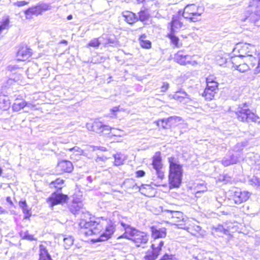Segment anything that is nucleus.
<instances>
[{"label":"nucleus","instance_id":"obj_19","mask_svg":"<svg viewBox=\"0 0 260 260\" xmlns=\"http://www.w3.org/2000/svg\"><path fill=\"white\" fill-rule=\"evenodd\" d=\"M249 64L252 68H254V74L260 73V52L256 51V54L249 57Z\"/></svg>","mask_w":260,"mask_h":260},{"label":"nucleus","instance_id":"obj_47","mask_svg":"<svg viewBox=\"0 0 260 260\" xmlns=\"http://www.w3.org/2000/svg\"><path fill=\"white\" fill-rule=\"evenodd\" d=\"M160 260H178L176 257L172 255L165 254Z\"/></svg>","mask_w":260,"mask_h":260},{"label":"nucleus","instance_id":"obj_21","mask_svg":"<svg viewBox=\"0 0 260 260\" xmlns=\"http://www.w3.org/2000/svg\"><path fill=\"white\" fill-rule=\"evenodd\" d=\"M181 14L173 16L171 22L169 23L170 31H174L176 32L178 29H180L183 26V23L181 21L180 16Z\"/></svg>","mask_w":260,"mask_h":260},{"label":"nucleus","instance_id":"obj_23","mask_svg":"<svg viewBox=\"0 0 260 260\" xmlns=\"http://www.w3.org/2000/svg\"><path fill=\"white\" fill-rule=\"evenodd\" d=\"M58 243L63 242V245L65 249H68L74 243V239L71 236L59 235L56 237Z\"/></svg>","mask_w":260,"mask_h":260},{"label":"nucleus","instance_id":"obj_7","mask_svg":"<svg viewBox=\"0 0 260 260\" xmlns=\"http://www.w3.org/2000/svg\"><path fill=\"white\" fill-rule=\"evenodd\" d=\"M50 9L51 6L49 4L42 3L28 9L25 11V14L26 19H30L32 15L37 16Z\"/></svg>","mask_w":260,"mask_h":260},{"label":"nucleus","instance_id":"obj_53","mask_svg":"<svg viewBox=\"0 0 260 260\" xmlns=\"http://www.w3.org/2000/svg\"><path fill=\"white\" fill-rule=\"evenodd\" d=\"M6 200L8 202L10 203V204H12V202L11 200L10 197H7Z\"/></svg>","mask_w":260,"mask_h":260},{"label":"nucleus","instance_id":"obj_36","mask_svg":"<svg viewBox=\"0 0 260 260\" xmlns=\"http://www.w3.org/2000/svg\"><path fill=\"white\" fill-rule=\"evenodd\" d=\"M146 37L145 35H142L139 38L141 46L144 48L148 49L151 47V43L148 40H145Z\"/></svg>","mask_w":260,"mask_h":260},{"label":"nucleus","instance_id":"obj_51","mask_svg":"<svg viewBox=\"0 0 260 260\" xmlns=\"http://www.w3.org/2000/svg\"><path fill=\"white\" fill-rule=\"evenodd\" d=\"M145 174V173L144 171L139 170L136 172V175L138 177H143Z\"/></svg>","mask_w":260,"mask_h":260},{"label":"nucleus","instance_id":"obj_42","mask_svg":"<svg viewBox=\"0 0 260 260\" xmlns=\"http://www.w3.org/2000/svg\"><path fill=\"white\" fill-rule=\"evenodd\" d=\"M149 18L148 14L144 10H142L139 13V19L141 21H144Z\"/></svg>","mask_w":260,"mask_h":260},{"label":"nucleus","instance_id":"obj_61","mask_svg":"<svg viewBox=\"0 0 260 260\" xmlns=\"http://www.w3.org/2000/svg\"><path fill=\"white\" fill-rule=\"evenodd\" d=\"M222 228V226H219V228H218V229H219V230H221Z\"/></svg>","mask_w":260,"mask_h":260},{"label":"nucleus","instance_id":"obj_22","mask_svg":"<svg viewBox=\"0 0 260 260\" xmlns=\"http://www.w3.org/2000/svg\"><path fill=\"white\" fill-rule=\"evenodd\" d=\"M172 98L183 104H187L190 101V96L183 90H179L172 95Z\"/></svg>","mask_w":260,"mask_h":260},{"label":"nucleus","instance_id":"obj_32","mask_svg":"<svg viewBox=\"0 0 260 260\" xmlns=\"http://www.w3.org/2000/svg\"><path fill=\"white\" fill-rule=\"evenodd\" d=\"M178 118H179L178 117H170L167 119L159 120L156 121V123L158 126L161 127L163 128H167L168 127V123L172 122L173 120Z\"/></svg>","mask_w":260,"mask_h":260},{"label":"nucleus","instance_id":"obj_38","mask_svg":"<svg viewBox=\"0 0 260 260\" xmlns=\"http://www.w3.org/2000/svg\"><path fill=\"white\" fill-rule=\"evenodd\" d=\"M64 182L63 179L58 178L54 181H52L50 184L51 187H54L60 190L62 187V184Z\"/></svg>","mask_w":260,"mask_h":260},{"label":"nucleus","instance_id":"obj_52","mask_svg":"<svg viewBox=\"0 0 260 260\" xmlns=\"http://www.w3.org/2000/svg\"><path fill=\"white\" fill-rule=\"evenodd\" d=\"M119 111V108L118 107H115L113 108L112 109H111V111H112L113 113H115Z\"/></svg>","mask_w":260,"mask_h":260},{"label":"nucleus","instance_id":"obj_55","mask_svg":"<svg viewBox=\"0 0 260 260\" xmlns=\"http://www.w3.org/2000/svg\"><path fill=\"white\" fill-rule=\"evenodd\" d=\"M73 18V16L72 15H70L68 16L67 19L68 20H71Z\"/></svg>","mask_w":260,"mask_h":260},{"label":"nucleus","instance_id":"obj_44","mask_svg":"<svg viewBox=\"0 0 260 260\" xmlns=\"http://www.w3.org/2000/svg\"><path fill=\"white\" fill-rule=\"evenodd\" d=\"M250 184L252 185L256 186H260V179L255 176H253L250 180H249Z\"/></svg>","mask_w":260,"mask_h":260},{"label":"nucleus","instance_id":"obj_8","mask_svg":"<svg viewBox=\"0 0 260 260\" xmlns=\"http://www.w3.org/2000/svg\"><path fill=\"white\" fill-rule=\"evenodd\" d=\"M152 165L153 169L155 170L157 178L160 180H162L164 178V172L162 170L161 157L159 152H156L152 157Z\"/></svg>","mask_w":260,"mask_h":260},{"label":"nucleus","instance_id":"obj_58","mask_svg":"<svg viewBox=\"0 0 260 260\" xmlns=\"http://www.w3.org/2000/svg\"><path fill=\"white\" fill-rule=\"evenodd\" d=\"M241 146V144H237V147H240Z\"/></svg>","mask_w":260,"mask_h":260},{"label":"nucleus","instance_id":"obj_24","mask_svg":"<svg viewBox=\"0 0 260 260\" xmlns=\"http://www.w3.org/2000/svg\"><path fill=\"white\" fill-rule=\"evenodd\" d=\"M239 59L237 57H231L230 61H231L232 63L233 64V67L240 72H244L246 71H248L250 69L249 66L245 63L238 64V63H239Z\"/></svg>","mask_w":260,"mask_h":260},{"label":"nucleus","instance_id":"obj_59","mask_svg":"<svg viewBox=\"0 0 260 260\" xmlns=\"http://www.w3.org/2000/svg\"><path fill=\"white\" fill-rule=\"evenodd\" d=\"M62 43H67V41H65V40H63V41H62Z\"/></svg>","mask_w":260,"mask_h":260},{"label":"nucleus","instance_id":"obj_34","mask_svg":"<svg viewBox=\"0 0 260 260\" xmlns=\"http://www.w3.org/2000/svg\"><path fill=\"white\" fill-rule=\"evenodd\" d=\"M25 106H27V103L24 101L20 102L16 101L12 106L13 111L18 112L23 109Z\"/></svg>","mask_w":260,"mask_h":260},{"label":"nucleus","instance_id":"obj_43","mask_svg":"<svg viewBox=\"0 0 260 260\" xmlns=\"http://www.w3.org/2000/svg\"><path fill=\"white\" fill-rule=\"evenodd\" d=\"M66 150H68L70 151L73 152V153L76 155H81L83 153V150H82L80 148L77 146H75L69 149H67Z\"/></svg>","mask_w":260,"mask_h":260},{"label":"nucleus","instance_id":"obj_35","mask_svg":"<svg viewBox=\"0 0 260 260\" xmlns=\"http://www.w3.org/2000/svg\"><path fill=\"white\" fill-rule=\"evenodd\" d=\"M19 206L22 209L23 213L25 215V218H29L30 216V211L28 208L26 203L25 201H20Z\"/></svg>","mask_w":260,"mask_h":260},{"label":"nucleus","instance_id":"obj_46","mask_svg":"<svg viewBox=\"0 0 260 260\" xmlns=\"http://www.w3.org/2000/svg\"><path fill=\"white\" fill-rule=\"evenodd\" d=\"M197 193H200L201 192H204L205 191H206L207 187L203 183H202V184H198L197 186Z\"/></svg>","mask_w":260,"mask_h":260},{"label":"nucleus","instance_id":"obj_29","mask_svg":"<svg viewBox=\"0 0 260 260\" xmlns=\"http://www.w3.org/2000/svg\"><path fill=\"white\" fill-rule=\"evenodd\" d=\"M206 88L212 89L213 90L217 91L218 83L215 80V78L213 76H210L206 78Z\"/></svg>","mask_w":260,"mask_h":260},{"label":"nucleus","instance_id":"obj_17","mask_svg":"<svg viewBox=\"0 0 260 260\" xmlns=\"http://www.w3.org/2000/svg\"><path fill=\"white\" fill-rule=\"evenodd\" d=\"M250 196L251 193L248 191L237 190L234 192L233 200L235 204L239 205L247 201Z\"/></svg>","mask_w":260,"mask_h":260},{"label":"nucleus","instance_id":"obj_49","mask_svg":"<svg viewBox=\"0 0 260 260\" xmlns=\"http://www.w3.org/2000/svg\"><path fill=\"white\" fill-rule=\"evenodd\" d=\"M217 61L219 66H223L227 62L226 59L224 57H220L219 59H217Z\"/></svg>","mask_w":260,"mask_h":260},{"label":"nucleus","instance_id":"obj_14","mask_svg":"<svg viewBox=\"0 0 260 260\" xmlns=\"http://www.w3.org/2000/svg\"><path fill=\"white\" fill-rule=\"evenodd\" d=\"M67 199L68 196L67 195L54 192L47 199V202L50 206L53 207L56 205L64 203Z\"/></svg>","mask_w":260,"mask_h":260},{"label":"nucleus","instance_id":"obj_56","mask_svg":"<svg viewBox=\"0 0 260 260\" xmlns=\"http://www.w3.org/2000/svg\"><path fill=\"white\" fill-rule=\"evenodd\" d=\"M27 106H26L27 107L32 108L34 107L31 104H30L29 103H27Z\"/></svg>","mask_w":260,"mask_h":260},{"label":"nucleus","instance_id":"obj_39","mask_svg":"<svg viewBox=\"0 0 260 260\" xmlns=\"http://www.w3.org/2000/svg\"><path fill=\"white\" fill-rule=\"evenodd\" d=\"M114 158V164L115 166H120L123 164L125 160L124 156L121 153H117L115 154Z\"/></svg>","mask_w":260,"mask_h":260},{"label":"nucleus","instance_id":"obj_50","mask_svg":"<svg viewBox=\"0 0 260 260\" xmlns=\"http://www.w3.org/2000/svg\"><path fill=\"white\" fill-rule=\"evenodd\" d=\"M169 84L167 82H164L161 87V91L166 92L169 88Z\"/></svg>","mask_w":260,"mask_h":260},{"label":"nucleus","instance_id":"obj_45","mask_svg":"<svg viewBox=\"0 0 260 260\" xmlns=\"http://www.w3.org/2000/svg\"><path fill=\"white\" fill-rule=\"evenodd\" d=\"M123 132L122 130L118 129H116L115 132H111L110 135V137H112V136H115V137H121L122 136H123Z\"/></svg>","mask_w":260,"mask_h":260},{"label":"nucleus","instance_id":"obj_33","mask_svg":"<svg viewBox=\"0 0 260 260\" xmlns=\"http://www.w3.org/2000/svg\"><path fill=\"white\" fill-rule=\"evenodd\" d=\"M216 92L217 91L215 90H213L209 88H206L203 93V96L207 100H211L213 99Z\"/></svg>","mask_w":260,"mask_h":260},{"label":"nucleus","instance_id":"obj_37","mask_svg":"<svg viewBox=\"0 0 260 260\" xmlns=\"http://www.w3.org/2000/svg\"><path fill=\"white\" fill-rule=\"evenodd\" d=\"M175 32L174 30L173 31H170V33L168 34L167 37L171 40L172 43L176 47H179L178 44L179 39L175 35Z\"/></svg>","mask_w":260,"mask_h":260},{"label":"nucleus","instance_id":"obj_60","mask_svg":"<svg viewBox=\"0 0 260 260\" xmlns=\"http://www.w3.org/2000/svg\"><path fill=\"white\" fill-rule=\"evenodd\" d=\"M0 211L3 212V208L0 207Z\"/></svg>","mask_w":260,"mask_h":260},{"label":"nucleus","instance_id":"obj_27","mask_svg":"<svg viewBox=\"0 0 260 260\" xmlns=\"http://www.w3.org/2000/svg\"><path fill=\"white\" fill-rule=\"evenodd\" d=\"M10 105L9 98L5 95H0V109L7 110L10 108Z\"/></svg>","mask_w":260,"mask_h":260},{"label":"nucleus","instance_id":"obj_3","mask_svg":"<svg viewBox=\"0 0 260 260\" xmlns=\"http://www.w3.org/2000/svg\"><path fill=\"white\" fill-rule=\"evenodd\" d=\"M259 20L260 0H251L244 17L241 20L243 22H247L249 24L257 25V23Z\"/></svg>","mask_w":260,"mask_h":260},{"label":"nucleus","instance_id":"obj_30","mask_svg":"<svg viewBox=\"0 0 260 260\" xmlns=\"http://www.w3.org/2000/svg\"><path fill=\"white\" fill-rule=\"evenodd\" d=\"M123 16L125 18V20L129 24H133L138 20L136 14L129 11L124 12Z\"/></svg>","mask_w":260,"mask_h":260},{"label":"nucleus","instance_id":"obj_16","mask_svg":"<svg viewBox=\"0 0 260 260\" xmlns=\"http://www.w3.org/2000/svg\"><path fill=\"white\" fill-rule=\"evenodd\" d=\"M241 159H242V156L240 151H239L238 153L236 152L232 155H226L222 159L221 163L224 166L227 167L231 165L237 164Z\"/></svg>","mask_w":260,"mask_h":260},{"label":"nucleus","instance_id":"obj_2","mask_svg":"<svg viewBox=\"0 0 260 260\" xmlns=\"http://www.w3.org/2000/svg\"><path fill=\"white\" fill-rule=\"evenodd\" d=\"M169 162V180L171 187H178L181 182L182 167L174 157L168 158Z\"/></svg>","mask_w":260,"mask_h":260},{"label":"nucleus","instance_id":"obj_4","mask_svg":"<svg viewBox=\"0 0 260 260\" xmlns=\"http://www.w3.org/2000/svg\"><path fill=\"white\" fill-rule=\"evenodd\" d=\"M204 12V7L198 4H188L186 5L183 11H179V14H181L184 18L191 22H197L201 20V15Z\"/></svg>","mask_w":260,"mask_h":260},{"label":"nucleus","instance_id":"obj_57","mask_svg":"<svg viewBox=\"0 0 260 260\" xmlns=\"http://www.w3.org/2000/svg\"><path fill=\"white\" fill-rule=\"evenodd\" d=\"M113 42H114L113 41H111L110 39H108V43H113Z\"/></svg>","mask_w":260,"mask_h":260},{"label":"nucleus","instance_id":"obj_25","mask_svg":"<svg viewBox=\"0 0 260 260\" xmlns=\"http://www.w3.org/2000/svg\"><path fill=\"white\" fill-rule=\"evenodd\" d=\"M186 224H187L188 226H185V229L192 235H196L197 234H202V229L200 226L193 223L191 224L189 220L187 221Z\"/></svg>","mask_w":260,"mask_h":260},{"label":"nucleus","instance_id":"obj_10","mask_svg":"<svg viewBox=\"0 0 260 260\" xmlns=\"http://www.w3.org/2000/svg\"><path fill=\"white\" fill-rule=\"evenodd\" d=\"M151 232L153 238L152 244H154L155 241L161 242L162 244H160V247H162L164 244V242L162 240V238L166 236V229L165 228H160L156 226H152L151 228Z\"/></svg>","mask_w":260,"mask_h":260},{"label":"nucleus","instance_id":"obj_28","mask_svg":"<svg viewBox=\"0 0 260 260\" xmlns=\"http://www.w3.org/2000/svg\"><path fill=\"white\" fill-rule=\"evenodd\" d=\"M58 167L60 168L62 171L68 173L72 172L73 169L72 163L67 160L60 161L58 165Z\"/></svg>","mask_w":260,"mask_h":260},{"label":"nucleus","instance_id":"obj_13","mask_svg":"<svg viewBox=\"0 0 260 260\" xmlns=\"http://www.w3.org/2000/svg\"><path fill=\"white\" fill-rule=\"evenodd\" d=\"M87 128L89 131H92L98 133L103 132L104 131H112L114 128L108 125H104L102 122L94 121L92 123H87Z\"/></svg>","mask_w":260,"mask_h":260},{"label":"nucleus","instance_id":"obj_18","mask_svg":"<svg viewBox=\"0 0 260 260\" xmlns=\"http://www.w3.org/2000/svg\"><path fill=\"white\" fill-rule=\"evenodd\" d=\"M121 224L124 228L125 232L123 235L119 236L118 239L124 238L131 240V238H133L134 235H135L138 231L123 222H121Z\"/></svg>","mask_w":260,"mask_h":260},{"label":"nucleus","instance_id":"obj_1","mask_svg":"<svg viewBox=\"0 0 260 260\" xmlns=\"http://www.w3.org/2000/svg\"><path fill=\"white\" fill-rule=\"evenodd\" d=\"M79 225L81 229V233L85 236H99L97 238L91 240L94 242L107 240L111 238L115 230L114 223L110 219H102L98 222L87 221L81 217Z\"/></svg>","mask_w":260,"mask_h":260},{"label":"nucleus","instance_id":"obj_15","mask_svg":"<svg viewBox=\"0 0 260 260\" xmlns=\"http://www.w3.org/2000/svg\"><path fill=\"white\" fill-rule=\"evenodd\" d=\"M148 240V236L146 233L139 231L134 235L133 238H131V240L135 243L137 247H144L143 245L147 243Z\"/></svg>","mask_w":260,"mask_h":260},{"label":"nucleus","instance_id":"obj_62","mask_svg":"<svg viewBox=\"0 0 260 260\" xmlns=\"http://www.w3.org/2000/svg\"><path fill=\"white\" fill-rule=\"evenodd\" d=\"M88 216H89V214L87 213L86 214Z\"/></svg>","mask_w":260,"mask_h":260},{"label":"nucleus","instance_id":"obj_41","mask_svg":"<svg viewBox=\"0 0 260 260\" xmlns=\"http://www.w3.org/2000/svg\"><path fill=\"white\" fill-rule=\"evenodd\" d=\"M20 234L21 237L23 239H27L30 241L36 240V239L34 237V236L30 235L27 231H22L20 232Z\"/></svg>","mask_w":260,"mask_h":260},{"label":"nucleus","instance_id":"obj_5","mask_svg":"<svg viewBox=\"0 0 260 260\" xmlns=\"http://www.w3.org/2000/svg\"><path fill=\"white\" fill-rule=\"evenodd\" d=\"M256 49L255 47L250 44H239L234 49V52L238 54H236L235 57H238L240 59L241 57L246 58L245 60L249 62V57L253 56L256 54Z\"/></svg>","mask_w":260,"mask_h":260},{"label":"nucleus","instance_id":"obj_12","mask_svg":"<svg viewBox=\"0 0 260 260\" xmlns=\"http://www.w3.org/2000/svg\"><path fill=\"white\" fill-rule=\"evenodd\" d=\"M162 244L161 242L155 241L154 244H151L152 250H148L144 257L145 260H154L159 254L161 250L160 244Z\"/></svg>","mask_w":260,"mask_h":260},{"label":"nucleus","instance_id":"obj_11","mask_svg":"<svg viewBox=\"0 0 260 260\" xmlns=\"http://www.w3.org/2000/svg\"><path fill=\"white\" fill-rule=\"evenodd\" d=\"M170 213L171 214L172 222L173 224L177 225L179 228L185 229V225L188 220L185 218L183 214L179 211H171Z\"/></svg>","mask_w":260,"mask_h":260},{"label":"nucleus","instance_id":"obj_9","mask_svg":"<svg viewBox=\"0 0 260 260\" xmlns=\"http://www.w3.org/2000/svg\"><path fill=\"white\" fill-rule=\"evenodd\" d=\"M192 58V56L185 54L182 50L179 51L175 55L174 57L176 61L180 64L186 65V64H189L192 66H196L198 62L195 60H193Z\"/></svg>","mask_w":260,"mask_h":260},{"label":"nucleus","instance_id":"obj_26","mask_svg":"<svg viewBox=\"0 0 260 260\" xmlns=\"http://www.w3.org/2000/svg\"><path fill=\"white\" fill-rule=\"evenodd\" d=\"M39 252L40 258L39 260H52L46 247L44 244L40 245Z\"/></svg>","mask_w":260,"mask_h":260},{"label":"nucleus","instance_id":"obj_20","mask_svg":"<svg viewBox=\"0 0 260 260\" xmlns=\"http://www.w3.org/2000/svg\"><path fill=\"white\" fill-rule=\"evenodd\" d=\"M31 55V49L27 46H22L19 49L17 58L18 60L24 61L28 59Z\"/></svg>","mask_w":260,"mask_h":260},{"label":"nucleus","instance_id":"obj_54","mask_svg":"<svg viewBox=\"0 0 260 260\" xmlns=\"http://www.w3.org/2000/svg\"><path fill=\"white\" fill-rule=\"evenodd\" d=\"M147 1V0H137L138 3H143L144 2Z\"/></svg>","mask_w":260,"mask_h":260},{"label":"nucleus","instance_id":"obj_40","mask_svg":"<svg viewBox=\"0 0 260 260\" xmlns=\"http://www.w3.org/2000/svg\"><path fill=\"white\" fill-rule=\"evenodd\" d=\"M101 44V43L99 40V39L94 38L90 41L89 43L87 45V47H92L93 48H98Z\"/></svg>","mask_w":260,"mask_h":260},{"label":"nucleus","instance_id":"obj_48","mask_svg":"<svg viewBox=\"0 0 260 260\" xmlns=\"http://www.w3.org/2000/svg\"><path fill=\"white\" fill-rule=\"evenodd\" d=\"M28 4V2L22 1H18L13 3L14 6L17 7H22L25 5H26Z\"/></svg>","mask_w":260,"mask_h":260},{"label":"nucleus","instance_id":"obj_31","mask_svg":"<svg viewBox=\"0 0 260 260\" xmlns=\"http://www.w3.org/2000/svg\"><path fill=\"white\" fill-rule=\"evenodd\" d=\"M82 209L81 203H77L73 202L70 206V210L71 212L75 215L80 214V213H83Z\"/></svg>","mask_w":260,"mask_h":260},{"label":"nucleus","instance_id":"obj_6","mask_svg":"<svg viewBox=\"0 0 260 260\" xmlns=\"http://www.w3.org/2000/svg\"><path fill=\"white\" fill-rule=\"evenodd\" d=\"M236 115L238 119L243 122H259V118L248 108L246 104L238 108Z\"/></svg>","mask_w":260,"mask_h":260}]
</instances>
